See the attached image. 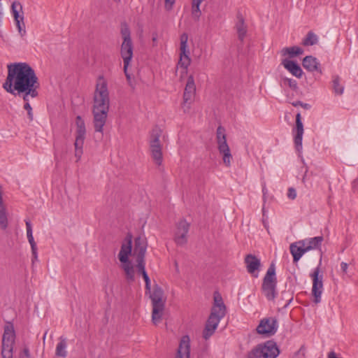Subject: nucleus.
Masks as SVG:
<instances>
[{"instance_id": "nucleus-53", "label": "nucleus", "mask_w": 358, "mask_h": 358, "mask_svg": "<svg viewBox=\"0 0 358 358\" xmlns=\"http://www.w3.org/2000/svg\"><path fill=\"white\" fill-rule=\"evenodd\" d=\"M3 15V8H2L1 3H0V27L1 26V24H2Z\"/></svg>"}, {"instance_id": "nucleus-32", "label": "nucleus", "mask_w": 358, "mask_h": 358, "mask_svg": "<svg viewBox=\"0 0 358 358\" xmlns=\"http://www.w3.org/2000/svg\"><path fill=\"white\" fill-rule=\"evenodd\" d=\"M195 94L183 93V101L181 104L182 109L184 113H188L191 108V104L194 101Z\"/></svg>"}, {"instance_id": "nucleus-52", "label": "nucleus", "mask_w": 358, "mask_h": 358, "mask_svg": "<svg viewBox=\"0 0 358 358\" xmlns=\"http://www.w3.org/2000/svg\"><path fill=\"white\" fill-rule=\"evenodd\" d=\"M145 289H146V292H148L150 294L151 293L150 281L145 282Z\"/></svg>"}, {"instance_id": "nucleus-60", "label": "nucleus", "mask_w": 358, "mask_h": 358, "mask_svg": "<svg viewBox=\"0 0 358 358\" xmlns=\"http://www.w3.org/2000/svg\"><path fill=\"white\" fill-rule=\"evenodd\" d=\"M116 1H120V0H115Z\"/></svg>"}, {"instance_id": "nucleus-15", "label": "nucleus", "mask_w": 358, "mask_h": 358, "mask_svg": "<svg viewBox=\"0 0 358 358\" xmlns=\"http://www.w3.org/2000/svg\"><path fill=\"white\" fill-rule=\"evenodd\" d=\"M147 241L141 237H137L134 240L133 255L136 260H145V255L147 250Z\"/></svg>"}, {"instance_id": "nucleus-45", "label": "nucleus", "mask_w": 358, "mask_h": 358, "mask_svg": "<svg viewBox=\"0 0 358 358\" xmlns=\"http://www.w3.org/2000/svg\"><path fill=\"white\" fill-rule=\"evenodd\" d=\"M287 197L294 200L296 197V191L294 187H289L287 191Z\"/></svg>"}, {"instance_id": "nucleus-4", "label": "nucleus", "mask_w": 358, "mask_h": 358, "mask_svg": "<svg viewBox=\"0 0 358 358\" xmlns=\"http://www.w3.org/2000/svg\"><path fill=\"white\" fill-rule=\"evenodd\" d=\"M109 106L108 83L103 76H99L94 92L92 110H109Z\"/></svg>"}, {"instance_id": "nucleus-56", "label": "nucleus", "mask_w": 358, "mask_h": 358, "mask_svg": "<svg viewBox=\"0 0 358 358\" xmlns=\"http://www.w3.org/2000/svg\"><path fill=\"white\" fill-rule=\"evenodd\" d=\"M358 187V180H354L352 182V188L355 189Z\"/></svg>"}, {"instance_id": "nucleus-7", "label": "nucleus", "mask_w": 358, "mask_h": 358, "mask_svg": "<svg viewBox=\"0 0 358 358\" xmlns=\"http://www.w3.org/2000/svg\"><path fill=\"white\" fill-rule=\"evenodd\" d=\"M277 278L275 276V267L271 263L263 278L262 290L264 295L269 301H273L276 296Z\"/></svg>"}, {"instance_id": "nucleus-29", "label": "nucleus", "mask_w": 358, "mask_h": 358, "mask_svg": "<svg viewBox=\"0 0 358 358\" xmlns=\"http://www.w3.org/2000/svg\"><path fill=\"white\" fill-rule=\"evenodd\" d=\"M162 134V129L158 126L154 127L150 132L149 144L162 145L159 140Z\"/></svg>"}, {"instance_id": "nucleus-58", "label": "nucleus", "mask_w": 358, "mask_h": 358, "mask_svg": "<svg viewBox=\"0 0 358 358\" xmlns=\"http://www.w3.org/2000/svg\"><path fill=\"white\" fill-rule=\"evenodd\" d=\"M46 334H47V331L45 333V335L43 336V342H45Z\"/></svg>"}, {"instance_id": "nucleus-11", "label": "nucleus", "mask_w": 358, "mask_h": 358, "mask_svg": "<svg viewBox=\"0 0 358 358\" xmlns=\"http://www.w3.org/2000/svg\"><path fill=\"white\" fill-rule=\"evenodd\" d=\"M310 276L313 280L312 294L314 296V302L318 303L321 301L323 289V276L320 274V266L315 268Z\"/></svg>"}, {"instance_id": "nucleus-34", "label": "nucleus", "mask_w": 358, "mask_h": 358, "mask_svg": "<svg viewBox=\"0 0 358 358\" xmlns=\"http://www.w3.org/2000/svg\"><path fill=\"white\" fill-rule=\"evenodd\" d=\"M26 228H27V236L29 241V243L31 245V249H34V247L36 246V244L34 241L33 234H32V227L30 221L26 220Z\"/></svg>"}, {"instance_id": "nucleus-36", "label": "nucleus", "mask_w": 358, "mask_h": 358, "mask_svg": "<svg viewBox=\"0 0 358 358\" xmlns=\"http://www.w3.org/2000/svg\"><path fill=\"white\" fill-rule=\"evenodd\" d=\"M333 88L336 94H342L343 93L344 87L340 85V78L336 76L333 79Z\"/></svg>"}, {"instance_id": "nucleus-49", "label": "nucleus", "mask_w": 358, "mask_h": 358, "mask_svg": "<svg viewBox=\"0 0 358 358\" xmlns=\"http://www.w3.org/2000/svg\"><path fill=\"white\" fill-rule=\"evenodd\" d=\"M180 79L182 80L187 74V69L180 68Z\"/></svg>"}, {"instance_id": "nucleus-55", "label": "nucleus", "mask_w": 358, "mask_h": 358, "mask_svg": "<svg viewBox=\"0 0 358 358\" xmlns=\"http://www.w3.org/2000/svg\"><path fill=\"white\" fill-rule=\"evenodd\" d=\"M294 106H303V103L300 101H297L296 102L292 103Z\"/></svg>"}, {"instance_id": "nucleus-3", "label": "nucleus", "mask_w": 358, "mask_h": 358, "mask_svg": "<svg viewBox=\"0 0 358 358\" xmlns=\"http://www.w3.org/2000/svg\"><path fill=\"white\" fill-rule=\"evenodd\" d=\"M120 34L122 38L120 54L124 62V72L127 78L129 79L130 76L127 72V69L133 57L134 46L131 38V31L125 22L120 24Z\"/></svg>"}, {"instance_id": "nucleus-57", "label": "nucleus", "mask_w": 358, "mask_h": 358, "mask_svg": "<svg viewBox=\"0 0 358 358\" xmlns=\"http://www.w3.org/2000/svg\"><path fill=\"white\" fill-rule=\"evenodd\" d=\"M301 106L306 109H308L310 108V105L308 103H303V106Z\"/></svg>"}, {"instance_id": "nucleus-30", "label": "nucleus", "mask_w": 358, "mask_h": 358, "mask_svg": "<svg viewBox=\"0 0 358 358\" xmlns=\"http://www.w3.org/2000/svg\"><path fill=\"white\" fill-rule=\"evenodd\" d=\"M66 346L67 344L66 338L61 336L59 338V342L56 347L55 355L57 357L65 358L67 355V352L66 350Z\"/></svg>"}, {"instance_id": "nucleus-37", "label": "nucleus", "mask_w": 358, "mask_h": 358, "mask_svg": "<svg viewBox=\"0 0 358 358\" xmlns=\"http://www.w3.org/2000/svg\"><path fill=\"white\" fill-rule=\"evenodd\" d=\"M187 41H188V35L186 33H183L180 36V52H182V54H185V52L187 50H189L188 45H187Z\"/></svg>"}, {"instance_id": "nucleus-44", "label": "nucleus", "mask_w": 358, "mask_h": 358, "mask_svg": "<svg viewBox=\"0 0 358 358\" xmlns=\"http://www.w3.org/2000/svg\"><path fill=\"white\" fill-rule=\"evenodd\" d=\"M15 24H16V26H17V28L18 29L20 34L22 36H24L26 34L25 27H23L22 21L20 20V19L15 20Z\"/></svg>"}, {"instance_id": "nucleus-46", "label": "nucleus", "mask_w": 358, "mask_h": 358, "mask_svg": "<svg viewBox=\"0 0 358 358\" xmlns=\"http://www.w3.org/2000/svg\"><path fill=\"white\" fill-rule=\"evenodd\" d=\"M175 1L176 0H164L165 8L167 10H170L171 9H172V7H173V4L175 3Z\"/></svg>"}, {"instance_id": "nucleus-33", "label": "nucleus", "mask_w": 358, "mask_h": 358, "mask_svg": "<svg viewBox=\"0 0 358 358\" xmlns=\"http://www.w3.org/2000/svg\"><path fill=\"white\" fill-rule=\"evenodd\" d=\"M318 43L317 36L313 31H308L306 37L302 41V45L304 46H310Z\"/></svg>"}, {"instance_id": "nucleus-28", "label": "nucleus", "mask_w": 358, "mask_h": 358, "mask_svg": "<svg viewBox=\"0 0 358 358\" xmlns=\"http://www.w3.org/2000/svg\"><path fill=\"white\" fill-rule=\"evenodd\" d=\"M236 28L239 40L241 41H243L246 35L247 29L245 25L244 19L241 15H238V22L236 23Z\"/></svg>"}, {"instance_id": "nucleus-8", "label": "nucleus", "mask_w": 358, "mask_h": 358, "mask_svg": "<svg viewBox=\"0 0 358 358\" xmlns=\"http://www.w3.org/2000/svg\"><path fill=\"white\" fill-rule=\"evenodd\" d=\"M216 138L217 148L222 155L223 162L226 166H229L232 159V155L229 147L227 143L225 129L223 127L219 126L217 129Z\"/></svg>"}, {"instance_id": "nucleus-21", "label": "nucleus", "mask_w": 358, "mask_h": 358, "mask_svg": "<svg viewBox=\"0 0 358 358\" xmlns=\"http://www.w3.org/2000/svg\"><path fill=\"white\" fill-rule=\"evenodd\" d=\"M282 64L284 67L289 71L293 76L296 78H301L303 75V71L300 66L295 62L289 59H283Z\"/></svg>"}, {"instance_id": "nucleus-25", "label": "nucleus", "mask_w": 358, "mask_h": 358, "mask_svg": "<svg viewBox=\"0 0 358 358\" xmlns=\"http://www.w3.org/2000/svg\"><path fill=\"white\" fill-rule=\"evenodd\" d=\"M121 268L124 272L125 278L129 282H134L135 280V270L131 261L127 263H122Z\"/></svg>"}, {"instance_id": "nucleus-12", "label": "nucleus", "mask_w": 358, "mask_h": 358, "mask_svg": "<svg viewBox=\"0 0 358 358\" xmlns=\"http://www.w3.org/2000/svg\"><path fill=\"white\" fill-rule=\"evenodd\" d=\"M189 227L190 224L185 219H181L177 222L174 234V241L178 245H184L187 243Z\"/></svg>"}, {"instance_id": "nucleus-41", "label": "nucleus", "mask_w": 358, "mask_h": 358, "mask_svg": "<svg viewBox=\"0 0 358 358\" xmlns=\"http://www.w3.org/2000/svg\"><path fill=\"white\" fill-rule=\"evenodd\" d=\"M136 269L138 274L141 275L143 273H147L145 271V260H136Z\"/></svg>"}, {"instance_id": "nucleus-19", "label": "nucleus", "mask_w": 358, "mask_h": 358, "mask_svg": "<svg viewBox=\"0 0 358 358\" xmlns=\"http://www.w3.org/2000/svg\"><path fill=\"white\" fill-rule=\"evenodd\" d=\"M245 263L246 264L247 271L249 273L252 274L255 277H257V273L261 266L260 260L252 254L247 255L245 257Z\"/></svg>"}, {"instance_id": "nucleus-47", "label": "nucleus", "mask_w": 358, "mask_h": 358, "mask_svg": "<svg viewBox=\"0 0 358 358\" xmlns=\"http://www.w3.org/2000/svg\"><path fill=\"white\" fill-rule=\"evenodd\" d=\"M6 210L3 203L1 187L0 186V211Z\"/></svg>"}, {"instance_id": "nucleus-39", "label": "nucleus", "mask_w": 358, "mask_h": 358, "mask_svg": "<svg viewBox=\"0 0 358 358\" xmlns=\"http://www.w3.org/2000/svg\"><path fill=\"white\" fill-rule=\"evenodd\" d=\"M8 222L6 210L0 211V227L6 229L8 227Z\"/></svg>"}, {"instance_id": "nucleus-5", "label": "nucleus", "mask_w": 358, "mask_h": 358, "mask_svg": "<svg viewBox=\"0 0 358 358\" xmlns=\"http://www.w3.org/2000/svg\"><path fill=\"white\" fill-rule=\"evenodd\" d=\"M150 297L152 304V321L156 325L162 320L165 307L166 299L163 289L158 285H155Z\"/></svg>"}, {"instance_id": "nucleus-22", "label": "nucleus", "mask_w": 358, "mask_h": 358, "mask_svg": "<svg viewBox=\"0 0 358 358\" xmlns=\"http://www.w3.org/2000/svg\"><path fill=\"white\" fill-rule=\"evenodd\" d=\"M162 145L157 144H150V151L151 157L155 163L160 166L163 161Z\"/></svg>"}, {"instance_id": "nucleus-24", "label": "nucleus", "mask_w": 358, "mask_h": 358, "mask_svg": "<svg viewBox=\"0 0 358 358\" xmlns=\"http://www.w3.org/2000/svg\"><path fill=\"white\" fill-rule=\"evenodd\" d=\"M319 62L313 56H306L302 62L303 66L309 71H318Z\"/></svg>"}, {"instance_id": "nucleus-26", "label": "nucleus", "mask_w": 358, "mask_h": 358, "mask_svg": "<svg viewBox=\"0 0 358 358\" xmlns=\"http://www.w3.org/2000/svg\"><path fill=\"white\" fill-rule=\"evenodd\" d=\"M11 11L13 15L15 21L20 19L22 23V26L24 27L22 6L21 3L18 1L13 2L11 5Z\"/></svg>"}, {"instance_id": "nucleus-35", "label": "nucleus", "mask_w": 358, "mask_h": 358, "mask_svg": "<svg viewBox=\"0 0 358 358\" xmlns=\"http://www.w3.org/2000/svg\"><path fill=\"white\" fill-rule=\"evenodd\" d=\"M184 92H187V94L196 93V85L194 83V77L192 75H190L187 78Z\"/></svg>"}, {"instance_id": "nucleus-51", "label": "nucleus", "mask_w": 358, "mask_h": 358, "mask_svg": "<svg viewBox=\"0 0 358 358\" xmlns=\"http://www.w3.org/2000/svg\"><path fill=\"white\" fill-rule=\"evenodd\" d=\"M157 39H158L157 34V33H153L152 34V46H156L157 45Z\"/></svg>"}, {"instance_id": "nucleus-17", "label": "nucleus", "mask_w": 358, "mask_h": 358, "mask_svg": "<svg viewBox=\"0 0 358 358\" xmlns=\"http://www.w3.org/2000/svg\"><path fill=\"white\" fill-rule=\"evenodd\" d=\"M190 340L188 336L182 337L175 358H189Z\"/></svg>"}, {"instance_id": "nucleus-42", "label": "nucleus", "mask_w": 358, "mask_h": 358, "mask_svg": "<svg viewBox=\"0 0 358 358\" xmlns=\"http://www.w3.org/2000/svg\"><path fill=\"white\" fill-rule=\"evenodd\" d=\"M1 358H13V348H1Z\"/></svg>"}, {"instance_id": "nucleus-50", "label": "nucleus", "mask_w": 358, "mask_h": 358, "mask_svg": "<svg viewBox=\"0 0 358 358\" xmlns=\"http://www.w3.org/2000/svg\"><path fill=\"white\" fill-rule=\"evenodd\" d=\"M348 268V264L345 262H341V268L343 273H346Z\"/></svg>"}, {"instance_id": "nucleus-20", "label": "nucleus", "mask_w": 358, "mask_h": 358, "mask_svg": "<svg viewBox=\"0 0 358 358\" xmlns=\"http://www.w3.org/2000/svg\"><path fill=\"white\" fill-rule=\"evenodd\" d=\"M289 249L290 252L293 256L294 262H297L303 255L307 252L304 246V241H301L292 243Z\"/></svg>"}, {"instance_id": "nucleus-43", "label": "nucleus", "mask_w": 358, "mask_h": 358, "mask_svg": "<svg viewBox=\"0 0 358 358\" xmlns=\"http://www.w3.org/2000/svg\"><path fill=\"white\" fill-rule=\"evenodd\" d=\"M284 84L287 85L291 89L296 90L297 89V83L292 78H285Z\"/></svg>"}, {"instance_id": "nucleus-9", "label": "nucleus", "mask_w": 358, "mask_h": 358, "mask_svg": "<svg viewBox=\"0 0 358 358\" xmlns=\"http://www.w3.org/2000/svg\"><path fill=\"white\" fill-rule=\"evenodd\" d=\"M76 136L74 143L75 145V156L78 159H80L83 154V146L84 140L85 138L86 128L84 120L80 116H77L76 119Z\"/></svg>"}, {"instance_id": "nucleus-54", "label": "nucleus", "mask_w": 358, "mask_h": 358, "mask_svg": "<svg viewBox=\"0 0 358 358\" xmlns=\"http://www.w3.org/2000/svg\"><path fill=\"white\" fill-rule=\"evenodd\" d=\"M142 276L145 282L150 281L148 273H143V275Z\"/></svg>"}, {"instance_id": "nucleus-18", "label": "nucleus", "mask_w": 358, "mask_h": 358, "mask_svg": "<svg viewBox=\"0 0 358 358\" xmlns=\"http://www.w3.org/2000/svg\"><path fill=\"white\" fill-rule=\"evenodd\" d=\"M15 331L12 325H6L2 338L1 348H13L15 344Z\"/></svg>"}, {"instance_id": "nucleus-40", "label": "nucleus", "mask_w": 358, "mask_h": 358, "mask_svg": "<svg viewBox=\"0 0 358 358\" xmlns=\"http://www.w3.org/2000/svg\"><path fill=\"white\" fill-rule=\"evenodd\" d=\"M201 3V2H200V1H193L192 0V15L195 17H197V18L201 15V10H200V8H199V6H200Z\"/></svg>"}, {"instance_id": "nucleus-16", "label": "nucleus", "mask_w": 358, "mask_h": 358, "mask_svg": "<svg viewBox=\"0 0 358 358\" xmlns=\"http://www.w3.org/2000/svg\"><path fill=\"white\" fill-rule=\"evenodd\" d=\"M126 241V243L122 244L120 251L118 254V259L121 263H127V261H130L129 257L132 252L131 236H127Z\"/></svg>"}, {"instance_id": "nucleus-2", "label": "nucleus", "mask_w": 358, "mask_h": 358, "mask_svg": "<svg viewBox=\"0 0 358 358\" xmlns=\"http://www.w3.org/2000/svg\"><path fill=\"white\" fill-rule=\"evenodd\" d=\"M226 306L222 301L220 296H214V306L212 308L210 315L207 320L203 337L207 340L215 332L220 320L225 315Z\"/></svg>"}, {"instance_id": "nucleus-27", "label": "nucleus", "mask_w": 358, "mask_h": 358, "mask_svg": "<svg viewBox=\"0 0 358 358\" xmlns=\"http://www.w3.org/2000/svg\"><path fill=\"white\" fill-rule=\"evenodd\" d=\"M189 50H187L185 54H182V52H180V59L177 64L176 73L178 74L179 68H185L188 69V66L190 65L191 59L189 56Z\"/></svg>"}, {"instance_id": "nucleus-38", "label": "nucleus", "mask_w": 358, "mask_h": 358, "mask_svg": "<svg viewBox=\"0 0 358 358\" xmlns=\"http://www.w3.org/2000/svg\"><path fill=\"white\" fill-rule=\"evenodd\" d=\"M30 97H31V95L27 94V96L26 97L27 100H23L24 101V109L27 111V115H28V118L29 119V120L32 121L34 119V114L32 113V108L31 107V106L29 104V98Z\"/></svg>"}, {"instance_id": "nucleus-1", "label": "nucleus", "mask_w": 358, "mask_h": 358, "mask_svg": "<svg viewBox=\"0 0 358 358\" xmlns=\"http://www.w3.org/2000/svg\"><path fill=\"white\" fill-rule=\"evenodd\" d=\"M8 75L3 88L15 96H22L23 100L31 95L36 98L38 95V79L34 70L25 62L13 63L7 66Z\"/></svg>"}, {"instance_id": "nucleus-59", "label": "nucleus", "mask_w": 358, "mask_h": 358, "mask_svg": "<svg viewBox=\"0 0 358 358\" xmlns=\"http://www.w3.org/2000/svg\"><path fill=\"white\" fill-rule=\"evenodd\" d=\"M265 190H266V189H265V187H263L262 191H263L264 194H265Z\"/></svg>"}, {"instance_id": "nucleus-13", "label": "nucleus", "mask_w": 358, "mask_h": 358, "mask_svg": "<svg viewBox=\"0 0 358 358\" xmlns=\"http://www.w3.org/2000/svg\"><path fill=\"white\" fill-rule=\"evenodd\" d=\"M109 110H92L94 131L103 134Z\"/></svg>"}, {"instance_id": "nucleus-31", "label": "nucleus", "mask_w": 358, "mask_h": 358, "mask_svg": "<svg viewBox=\"0 0 358 358\" xmlns=\"http://www.w3.org/2000/svg\"><path fill=\"white\" fill-rule=\"evenodd\" d=\"M303 53V50L298 46H292L289 48H284L281 50L282 56L289 55V57H294Z\"/></svg>"}, {"instance_id": "nucleus-48", "label": "nucleus", "mask_w": 358, "mask_h": 358, "mask_svg": "<svg viewBox=\"0 0 358 358\" xmlns=\"http://www.w3.org/2000/svg\"><path fill=\"white\" fill-rule=\"evenodd\" d=\"M32 252V262L34 263L35 261L38 259V254H37V247L35 246L34 249H31Z\"/></svg>"}, {"instance_id": "nucleus-23", "label": "nucleus", "mask_w": 358, "mask_h": 358, "mask_svg": "<svg viewBox=\"0 0 358 358\" xmlns=\"http://www.w3.org/2000/svg\"><path fill=\"white\" fill-rule=\"evenodd\" d=\"M323 240V236H316L311 238L301 240V241H304V246L308 252L311 250L320 248Z\"/></svg>"}, {"instance_id": "nucleus-6", "label": "nucleus", "mask_w": 358, "mask_h": 358, "mask_svg": "<svg viewBox=\"0 0 358 358\" xmlns=\"http://www.w3.org/2000/svg\"><path fill=\"white\" fill-rule=\"evenodd\" d=\"M280 350L273 341H268L253 348L247 355V358H276Z\"/></svg>"}, {"instance_id": "nucleus-10", "label": "nucleus", "mask_w": 358, "mask_h": 358, "mask_svg": "<svg viewBox=\"0 0 358 358\" xmlns=\"http://www.w3.org/2000/svg\"><path fill=\"white\" fill-rule=\"evenodd\" d=\"M278 330V321L275 317H267L260 320L256 328L257 333L267 336L274 335Z\"/></svg>"}, {"instance_id": "nucleus-14", "label": "nucleus", "mask_w": 358, "mask_h": 358, "mask_svg": "<svg viewBox=\"0 0 358 358\" xmlns=\"http://www.w3.org/2000/svg\"><path fill=\"white\" fill-rule=\"evenodd\" d=\"M295 131L294 135V144L296 149L298 152H300L302 149V137L303 134V125L301 122V114L299 113L296 115V127L294 129Z\"/></svg>"}]
</instances>
